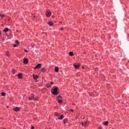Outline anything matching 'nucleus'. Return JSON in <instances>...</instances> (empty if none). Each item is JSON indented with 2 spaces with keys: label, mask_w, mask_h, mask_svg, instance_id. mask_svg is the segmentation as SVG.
<instances>
[{
  "label": "nucleus",
  "mask_w": 129,
  "mask_h": 129,
  "mask_svg": "<svg viewBox=\"0 0 129 129\" xmlns=\"http://www.w3.org/2000/svg\"><path fill=\"white\" fill-rule=\"evenodd\" d=\"M56 115H58V114H56Z\"/></svg>",
  "instance_id": "e433bc0d"
},
{
  "label": "nucleus",
  "mask_w": 129,
  "mask_h": 129,
  "mask_svg": "<svg viewBox=\"0 0 129 129\" xmlns=\"http://www.w3.org/2000/svg\"><path fill=\"white\" fill-rule=\"evenodd\" d=\"M56 98L57 100H58V99L62 98V97H61L60 96H58L56 97Z\"/></svg>",
  "instance_id": "412c9836"
},
{
  "label": "nucleus",
  "mask_w": 129,
  "mask_h": 129,
  "mask_svg": "<svg viewBox=\"0 0 129 129\" xmlns=\"http://www.w3.org/2000/svg\"><path fill=\"white\" fill-rule=\"evenodd\" d=\"M14 48H16L17 47V44H14Z\"/></svg>",
  "instance_id": "7c9ffc66"
},
{
  "label": "nucleus",
  "mask_w": 129,
  "mask_h": 129,
  "mask_svg": "<svg viewBox=\"0 0 129 129\" xmlns=\"http://www.w3.org/2000/svg\"><path fill=\"white\" fill-rule=\"evenodd\" d=\"M5 15H2V14H0V17H1L2 18H4V17H5Z\"/></svg>",
  "instance_id": "5701e85b"
},
{
  "label": "nucleus",
  "mask_w": 129,
  "mask_h": 129,
  "mask_svg": "<svg viewBox=\"0 0 129 129\" xmlns=\"http://www.w3.org/2000/svg\"><path fill=\"white\" fill-rule=\"evenodd\" d=\"M50 84L53 85V84H54V83L51 82H50Z\"/></svg>",
  "instance_id": "2f4dec72"
},
{
  "label": "nucleus",
  "mask_w": 129,
  "mask_h": 129,
  "mask_svg": "<svg viewBox=\"0 0 129 129\" xmlns=\"http://www.w3.org/2000/svg\"><path fill=\"white\" fill-rule=\"evenodd\" d=\"M33 79H34V80H37V79H38V78H39V77L38 76H36L35 75H33Z\"/></svg>",
  "instance_id": "1a4fd4ad"
},
{
  "label": "nucleus",
  "mask_w": 129,
  "mask_h": 129,
  "mask_svg": "<svg viewBox=\"0 0 129 129\" xmlns=\"http://www.w3.org/2000/svg\"><path fill=\"white\" fill-rule=\"evenodd\" d=\"M34 128H35V127H34V126L31 127V129H34Z\"/></svg>",
  "instance_id": "473e14b6"
},
{
  "label": "nucleus",
  "mask_w": 129,
  "mask_h": 129,
  "mask_svg": "<svg viewBox=\"0 0 129 129\" xmlns=\"http://www.w3.org/2000/svg\"><path fill=\"white\" fill-rule=\"evenodd\" d=\"M70 111H71L72 112H74V110L73 109H71Z\"/></svg>",
  "instance_id": "c756f323"
},
{
  "label": "nucleus",
  "mask_w": 129,
  "mask_h": 129,
  "mask_svg": "<svg viewBox=\"0 0 129 129\" xmlns=\"http://www.w3.org/2000/svg\"><path fill=\"white\" fill-rule=\"evenodd\" d=\"M9 28H5L4 30V32H5V33H7V32H9Z\"/></svg>",
  "instance_id": "ddd939ff"
},
{
  "label": "nucleus",
  "mask_w": 129,
  "mask_h": 129,
  "mask_svg": "<svg viewBox=\"0 0 129 129\" xmlns=\"http://www.w3.org/2000/svg\"><path fill=\"white\" fill-rule=\"evenodd\" d=\"M59 24H62V22H60Z\"/></svg>",
  "instance_id": "72a5a7b5"
},
{
  "label": "nucleus",
  "mask_w": 129,
  "mask_h": 129,
  "mask_svg": "<svg viewBox=\"0 0 129 129\" xmlns=\"http://www.w3.org/2000/svg\"><path fill=\"white\" fill-rule=\"evenodd\" d=\"M42 68V64L40 63H38L36 66V67L34 68V69H41Z\"/></svg>",
  "instance_id": "f03ea898"
},
{
  "label": "nucleus",
  "mask_w": 129,
  "mask_h": 129,
  "mask_svg": "<svg viewBox=\"0 0 129 129\" xmlns=\"http://www.w3.org/2000/svg\"><path fill=\"white\" fill-rule=\"evenodd\" d=\"M67 121H68V120L66 119H64L63 120V123H67Z\"/></svg>",
  "instance_id": "a211bd4d"
},
{
  "label": "nucleus",
  "mask_w": 129,
  "mask_h": 129,
  "mask_svg": "<svg viewBox=\"0 0 129 129\" xmlns=\"http://www.w3.org/2000/svg\"><path fill=\"white\" fill-rule=\"evenodd\" d=\"M16 72H17V71H16V70L15 69H12V73L13 74H15Z\"/></svg>",
  "instance_id": "f3484780"
},
{
  "label": "nucleus",
  "mask_w": 129,
  "mask_h": 129,
  "mask_svg": "<svg viewBox=\"0 0 129 129\" xmlns=\"http://www.w3.org/2000/svg\"><path fill=\"white\" fill-rule=\"evenodd\" d=\"M82 124L84 126H87L88 125V124H89V122H88L87 121L86 122H82Z\"/></svg>",
  "instance_id": "7ed1b4c3"
},
{
  "label": "nucleus",
  "mask_w": 129,
  "mask_h": 129,
  "mask_svg": "<svg viewBox=\"0 0 129 129\" xmlns=\"http://www.w3.org/2000/svg\"><path fill=\"white\" fill-rule=\"evenodd\" d=\"M23 63H24L25 64V65H27V64H28V63H29V59H28L27 58H24V59L23 60Z\"/></svg>",
  "instance_id": "0eeeda50"
},
{
  "label": "nucleus",
  "mask_w": 129,
  "mask_h": 129,
  "mask_svg": "<svg viewBox=\"0 0 129 129\" xmlns=\"http://www.w3.org/2000/svg\"><path fill=\"white\" fill-rule=\"evenodd\" d=\"M48 24L50 26V27H53V22L51 21H49L48 23Z\"/></svg>",
  "instance_id": "9d476101"
},
{
  "label": "nucleus",
  "mask_w": 129,
  "mask_h": 129,
  "mask_svg": "<svg viewBox=\"0 0 129 129\" xmlns=\"http://www.w3.org/2000/svg\"><path fill=\"white\" fill-rule=\"evenodd\" d=\"M0 35H2V33L1 32H0Z\"/></svg>",
  "instance_id": "f704fd0d"
},
{
  "label": "nucleus",
  "mask_w": 129,
  "mask_h": 129,
  "mask_svg": "<svg viewBox=\"0 0 129 129\" xmlns=\"http://www.w3.org/2000/svg\"><path fill=\"white\" fill-rule=\"evenodd\" d=\"M60 31H64V27H61L60 28Z\"/></svg>",
  "instance_id": "b1692460"
},
{
  "label": "nucleus",
  "mask_w": 129,
  "mask_h": 129,
  "mask_svg": "<svg viewBox=\"0 0 129 129\" xmlns=\"http://www.w3.org/2000/svg\"><path fill=\"white\" fill-rule=\"evenodd\" d=\"M103 124H104V125H108V121L103 122Z\"/></svg>",
  "instance_id": "4468645a"
},
{
  "label": "nucleus",
  "mask_w": 129,
  "mask_h": 129,
  "mask_svg": "<svg viewBox=\"0 0 129 129\" xmlns=\"http://www.w3.org/2000/svg\"><path fill=\"white\" fill-rule=\"evenodd\" d=\"M6 54H7V55H8V56H9V54H10V52L9 51H7Z\"/></svg>",
  "instance_id": "393cba45"
},
{
  "label": "nucleus",
  "mask_w": 129,
  "mask_h": 129,
  "mask_svg": "<svg viewBox=\"0 0 129 129\" xmlns=\"http://www.w3.org/2000/svg\"><path fill=\"white\" fill-rule=\"evenodd\" d=\"M51 93L53 95L57 96L58 95V88L56 87V88L53 89Z\"/></svg>",
  "instance_id": "f257e3e1"
},
{
  "label": "nucleus",
  "mask_w": 129,
  "mask_h": 129,
  "mask_svg": "<svg viewBox=\"0 0 129 129\" xmlns=\"http://www.w3.org/2000/svg\"><path fill=\"white\" fill-rule=\"evenodd\" d=\"M24 52H25V53H28V51L27 50V49H25Z\"/></svg>",
  "instance_id": "cd10ccee"
},
{
  "label": "nucleus",
  "mask_w": 129,
  "mask_h": 129,
  "mask_svg": "<svg viewBox=\"0 0 129 129\" xmlns=\"http://www.w3.org/2000/svg\"><path fill=\"white\" fill-rule=\"evenodd\" d=\"M18 79H23V74L22 73H20L18 75Z\"/></svg>",
  "instance_id": "6e6552de"
},
{
  "label": "nucleus",
  "mask_w": 129,
  "mask_h": 129,
  "mask_svg": "<svg viewBox=\"0 0 129 129\" xmlns=\"http://www.w3.org/2000/svg\"><path fill=\"white\" fill-rule=\"evenodd\" d=\"M16 42L17 43V45H19V41L16 40Z\"/></svg>",
  "instance_id": "a878e982"
},
{
  "label": "nucleus",
  "mask_w": 129,
  "mask_h": 129,
  "mask_svg": "<svg viewBox=\"0 0 129 129\" xmlns=\"http://www.w3.org/2000/svg\"><path fill=\"white\" fill-rule=\"evenodd\" d=\"M63 118H64V116H63V115H61L60 117L58 118V119L59 120H62Z\"/></svg>",
  "instance_id": "2eb2a0df"
},
{
  "label": "nucleus",
  "mask_w": 129,
  "mask_h": 129,
  "mask_svg": "<svg viewBox=\"0 0 129 129\" xmlns=\"http://www.w3.org/2000/svg\"><path fill=\"white\" fill-rule=\"evenodd\" d=\"M99 129H102V127L101 126H100L98 127Z\"/></svg>",
  "instance_id": "bb28decb"
},
{
  "label": "nucleus",
  "mask_w": 129,
  "mask_h": 129,
  "mask_svg": "<svg viewBox=\"0 0 129 129\" xmlns=\"http://www.w3.org/2000/svg\"><path fill=\"white\" fill-rule=\"evenodd\" d=\"M41 71L42 72H46V69H45V68H42V69H41Z\"/></svg>",
  "instance_id": "f8f14e48"
},
{
  "label": "nucleus",
  "mask_w": 129,
  "mask_h": 129,
  "mask_svg": "<svg viewBox=\"0 0 129 129\" xmlns=\"http://www.w3.org/2000/svg\"><path fill=\"white\" fill-rule=\"evenodd\" d=\"M32 100H34V101H37L38 100L34 97H33Z\"/></svg>",
  "instance_id": "4be33fe9"
},
{
  "label": "nucleus",
  "mask_w": 129,
  "mask_h": 129,
  "mask_svg": "<svg viewBox=\"0 0 129 129\" xmlns=\"http://www.w3.org/2000/svg\"><path fill=\"white\" fill-rule=\"evenodd\" d=\"M70 56H73V52H69Z\"/></svg>",
  "instance_id": "6ab92c4d"
},
{
  "label": "nucleus",
  "mask_w": 129,
  "mask_h": 129,
  "mask_svg": "<svg viewBox=\"0 0 129 129\" xmlns=\"http://www.w3.org/2000/svg\"><path fill=\"white\" fill-rule=\"evenodd\" d=\"M9 108V106H7V108Z\"/></svg>",
  "instance_id": "c9c22d12"
},
{
  "label": "nucleus",
  "mask_w": 129,
  "mask_h": 129,
  "mask_svg": "<svg viewBox=\"0 0 129 129\" xmlns=\"http://www.w3.org/2000/svg\"><path fill=\"white\" fill-rule=\"evenodd\" d=\"M14 110H15V111H16V112L20 111L21 110V107H16L14 108Z\"/></svg>",
  "instance_id": "39448f33"
},
{
  "label": "nucleus",
  "mask_w": 129,
  "mask_h": 129,
  "mask_svg": "<svg viewBox=\"0 0 129 129\" xmlns=\"http://www.w3.org/2000/svg\"><path fill=\"white\" fill-rule=\"evenodd\" d=\"M51 15H52V13L50 11H47L46 13V16L47 17H51Z\"/></svg>",
  "instance_id": "423d86ee"
},
{
  "label": "nucleus",
  "mask_w": 129,
  "mask_h": 129,
  "mask_svg": "<svg viewBox=\"0 0 129 129\" xmlns=\"http://www.w3.org/2000/svg\"><path fill=\"white\" fill-rule=\"evenodd\" d=\"M55 72L56 73L59 72V68L58 67H55Z\"/></svg>",
  "instance_id": "9b49d317"
},
{
  "label": "nucleus",
  "mask_w": 129,
  "mask_h": 129,
  "mask_svg": "<svg viewBox=\"0 0 129 129\" xmlns=\"http://www.w3.org/2000/svg\"><path fill=\"white\" fill-rule=\"evenodd\" d=\"M57 102H58V103L59 104H61V103H62V100L58 99V100H57Z\"/></svg>",
  "instance_id": "dca6fc26"
},
{
  "label": "nucleus",
  "mask_w": 129,
  "mask_h": 129,
  "mask_svg": "<svg viewBox=\"0 0 129 129\" xmlns=\"http://www.w3.org/2000/svg\"><path fill=\"white\" fill-rule=\"evenodd\" d=\"M29 100H33V98H29Z\"/></svg>",
  "instance_id": "c85d7f7f"
},
{
  "label": "nucleus",
  "mask_w": 129,
  "mask_h": 129,
  "mask_svg": "<svg viewBox=\"0 0 129 129\" xmlns=\"http://www.w3.org/2000/svg\"><path fill=\"white\" fill-rule=\"evenodd\" d=\"M2 96H6V93L2 92Z\"/></svg>",
  "instance_id": "aec40b11"
},
{
  "label": "nucleus",
  "mask_w": 129,
  "mask_h": 129,
  "mask_svg": "<svg viewBox=\"0 0 129 129\" xmlns=\"http://www.w3.org/2000/svg\"><path fill=\"white\" fill-rule=\"evenodd\" d=\"M74 66L76 69H79L80 64L79 63H76L74 65Z\"/></svg>",
  "instance_id": "20e7f679"
}]
</instances>
